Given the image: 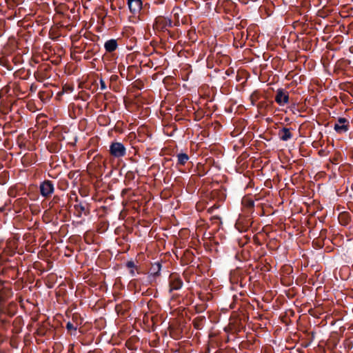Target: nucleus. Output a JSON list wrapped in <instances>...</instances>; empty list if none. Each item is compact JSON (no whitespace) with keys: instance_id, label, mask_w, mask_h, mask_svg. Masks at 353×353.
<instances>
[{"instance_id":"3","label":"nucleus","mask_w":353,"mask_h":353,"mask_svg":"<svg viewBox=\"0 0 353 353\" xmlns=\"http://www.w3.org/2000/svg\"><path fill=\"white\" fill-rule=\"evenodd\" d=\"M182 285L183 281L176 274H172L170 276V291L178 290Z\"/></svg>"},{"instance_id":"10","label":"nucleus","mask_w":353,"mask_h":353,"mask_svg":"<svg viewBox=\"0 0 353 353\" xmlns=\"http://www.w3.org/2000/svg\"><path fill=\"white\" fill-rule=\"evenodd\" d=\"M126 267L130 269V273L132 276L135 275L136 265L132 261H128Z\"/></svg>"},{"instance_id":"6","label":"nucleus","mask_w":353,"mask_h":353,"mask_svg":"<svg viewBox=\"0 0 353 353\" xmlns=\"http://www.w3.org/2000/svg\"><path fill=\"white\" fill-rule=\"evenodd\" d=\"M104 47L107 52H112L117 48V41L114 39L108 40L105 43Z\"/></svg>"},{"instance_id":"2","label":"nucleus","mask_w":353,"mask_h":353,"mask_svg":"<svg viewBox=\"0 0 353 353\" xmlns=\"http://www.w3.org/2000/svg\"><path fill=\"white\" fill-rule=\"evenodd\" d=\"M350 128L349 121L343 117L338 119L337 122L334 124V130L338 133L346 132Z\"/></svg>"},{"instance_id":"11","label":"nucleus","mask_w":353,"mask_h":353,"mask_svg":"<svg viewBox=\"0 0 353 353\" xmlns=\"http://www.w3.org/2000/svg\"><path fill=\"white\" fill-rule=\"evenodd\" d=\"M66 328L68 330H74L75 331L77 330V327L74 326L72 323L68 322L66 325Z\"/></svg>"},{"instance_id":"1","label":"nucleus","mask_w":353,"mask_h":353,"mask_svg":"<svg viewBox=\"0 0 353 353\" xmlns=\"http://www.w3.org/2000/svg\"><path fill=\"white\" fill-rule=\"evenodd\" d=\"M125 148L123 143L119 142H113L110 145V153L112 156L119 158L125 155Z\"/></svg>"},{"instance_id":"7","label":"nucleus","mask_w":353,"mask_h":353,"mask_svg":"<svg viewBox=\"0 0 353 353\" xmlns=\"http://www.w3.org/2000/svg\"><path fill=\"white\" fill-rule=\"evenodd\" d=\"M279 137L280 139L282 141H288L292 137V134L290 132V130L289 128H283L279 132Z\"/></svg>"},{"instance_id":"5","label":"nucleus","mask_w":353,"mask_h":353,"mask_svg":"<svg viewBox=\"0 0 353 353\" xmlns=\"http://www.w3.org/2000/svg\"><path fill=\"white\" fill-rule=\"evenodd\" d=\"M128 5L130 12L135 14L141 10L142 1L141 0H128Z\"/></svg>"},{"instance_id":"14","label":"nucleus","mask_w":353,"mask_h":353,"mask_svg":"<svg viewBox=\"0 0 353 353\" xmlns=\"http://www.w3.org/2000/svg\"><path fill=\"white\" fill-rule=\"evenodd\" d=\"M48 267H49V268H51V266H50V262H48Z\"/></svg>"},{"instance_id":"8","label":"nucleus","mask_w":353,"mask_h":353,"mask_svg":"<svg viewBox=\"0 0 353 353\" xmlns=\"http://www.w3.org/2000/svg\"><path fill=\"white\" fill-rule=\"evenodd\" d=\"M176 157L177 163L182 165H184L189 159L188 155L185 153H179L177 154Z\"/></svg>"},{"instance_id":"9","label":"nucleus","mask_w":353,"mask_h":353,"mask_svg":"<svg viewBox=\"0 0 353 353\" xmlns=\"http://www.w3.org/2000/svg\"><path fill=\"white\" fill-rule=\"evenodd\" d=\"M54 192V185L50 181H46V197L48 194H52Z\"/></svg>"},{"instance_id":"13","label":"nucleus","mask_w":353,"mask_h":353,"mask_svg":"<svg viewBox=\"0 0 353 353\" xmlns=\"http://www.w3.org/2000/svg\"><path fill=\"white\" fill-rule=\"evenodd\" d=\"M100 85L101 90H105L106 88L105 83L102 79L100 80Z\"/></svg>"},{"instance_id":"4","label":"nucleus","mask_w":353,"mask_h":353,"mask_svg":"<svg viewBox=\"0 0 353 353\" xmlns=\"http://www.w3.org/2000/svg\"><path fill=\"white\" fill-rule=\"evenodd\" d=\"M275 101L281 106L289 102V94L283 89H279L275 96Z\"/></svg>"},{"instance_id":"12","label":"nucleus","mask_w":353,"mask_h":353,"mask_svg":"<svg viewBox=\"0 0 353 353\" xmlns=\"http://www.w3.org/2000/svg\"><path fill=\"white\" fill-rule=\"evenodd\" d=\"M40 192H41V194L42 196H44V192H45V190H44V181L41 182L40 183Z\"/></svg>"}]
</instances>
